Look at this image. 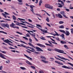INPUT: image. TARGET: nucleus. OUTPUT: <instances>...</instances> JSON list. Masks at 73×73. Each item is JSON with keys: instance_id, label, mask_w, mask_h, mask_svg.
I'll use <instances>...</instances> for the list:
<instances>
[{"instance_id": "7c9ffc66", "label": "nucleus", "mask_w": 73, "mask_h": 73, "mask_svg": "<svg viewBox=\"0 0 73 73\" xmlns=\"http://www.w3.org/2000/svg\"><path fill=\"white\" fill-rule=\"evenodd\" d=\"M0 33H3L5 35H7V33L6 32H4L2 31H0Z\"/></svg>"}, {"instance_id": "774afa93", "label": "nucleus", "mask_w": 73, "mask_h": 73, "mask_svg": "<svg viewBox=\"0 0 73 73\" xmlns=\"http://www.w3.org/2000/svg\"><path fill=\"white\" fill-rule=\"evenodd\" d=\"M46 25H47L48 26V27H51V26H50V24H49L48 23H46Z\"/></svg>"}, {"instance_id": "4c0bfd02", "label": "nucleus", "mask_w": 73, "mask_h": 73, "mask_svg": "<svg viewBox=\"0 0 73 73\" xmlns=\"http://www.w3.org/2000/svg\"><path fill=\"white\" fill-rule=\"evenodd\" d=\"M16 33H18V34H19L20 35H23V33H21L19 32L18 31L16 32Z\"/></svg>"}, {"instance_id": "20e7f679", "label": "nucleus", "mask_w": 73, "mask_h": 73, "mask_svg": "<svg viewBox=\"0 0 73 73\" xmlns=\"http://www.w3.org/2000/svg\"><path fill=\"white\" fill-rule=\"evenodd\" d=\"M62 68H65V69H71V70H73V68L71 67H69L65 65L62 66Z\"/></svg>"}, {"instance_id": "c85d7f7f", "label": "nucleus", "mask_w": 73, "mask_h": 73, "mask_svg": "<svg viewBox=\"0 0 73 73\" xmlns=\"http://www.w3.org/2000/svg\"><path fill=\"white\" fill-rule=\"evenodd\" d=\"M20 68L22 70H26L27 69L25 68L24 67H21Z\"/></svg>"}, {"instance_id": "09e8293b", "label": "nucleus", "mask_w": 73, "mask_h": 73, "mask_svg": "<svg viewBox=\"0 0 73 73\" xmlns=\"http://www.w3.org/2000/svg\"><path fill=\"white\" fill-rule=\"evenodd\" d=\"M5 24H1V26H2V27H5Z\"/></svg>"}, {"instance_id": "8fccbe9b", "label": "nucleus", "mask_w": 73, "mask_h": 73, "mask_svg": "<svg viewBox=\"0 0 73 73\" xmlns=\"http://www.w3.org/2000/svg\"><path fill=\"white\" fill-rule=\"evenodd\" d=\"M23 38H25V39L26 40H28V38L24 36H23Z\"/></svg>"}, {"instance_id": "4468645a", "label": "nucleus", "mask_w": 73, "mask_h": 73, "mask_svg": "<svg viewBox=\"0 0 73 73\" xmlns=\"http://www.w3.org/2000/svg\"><path fill=\"white\" fill-rule=\"evenodd\" d=\"M42 32H44L43 33H42V34H43V35H45L44 33H48L47 32V31L45 30H42Z\"/></svg>"}, {"instance_id": "2eb2a0df", "label": "nucleus", "mask_w": 73, "mask_h": 73, "mask_svg": "<svg viewBox=\"0 0 73 73\" xmlns=\"http://www.w3.org/2000/svg\"><path fill=\"white\" fill-rule=\"evenodd\" d=\"M15 24L13 23H12V24L10 25V26L11 27L15 28V27H14V26H15Z\"/></svg>"}, {"instance_id": "e433bc0d", "label": "nucleus", "mask_w": 73, "mask_h": 73, "mask_svg": "<svg viewBox=\"0 0 73 73\" xmlns=\"http://www.w3.org/2000/svg\"><path fill=\"white\" fill-rule=\"evenodd\" d=\"M54 32L56 34V35H57V36H60V34H59L57 33V32L56 31H54Z\"/></svg>"}, {"instance_id": "052dcab7", "label": "nucleus", "mask_w": 73, "mask_h": 73, "mask_svg": "<svg viewBox=\"0 0 73 73\" xmlns=\"http://www.w3.org/2000/svg\"><path fill=\"white\" fill-rule=\"evenodd\" d=\"M20 42H22L23 44H27V43H26L25 42L23 41L20 40Z\"/></svg>"}, {"instance_id": "864d4df0", "label": "nucleus", "mask_w": 73, "mask_h": 73, "mask_svg": "<svg viewBox=\"0 0 73 73\" xmlns=\"http://www.w3.org/2000/svg\"><path fill=\"white\" fill-rule=\"evenodd\" d=\"M36 28H37L39 29L40 30V31H42V30H43L42 29L39 28V27H37V26H36Z\"/></svg>"}, {"instance_id": "4be33fe9", "label": "nucleus", "mask_w": 73, "mask_h": 73, "mask_svg": "<svg viewBox=\"0 0 73 73\" xmlns=\"http://www.w3.org/2000/svg\"><path fill=\"white\" fill-rule=\"evenodd\" d=\"M59 31H60V32H62V33H65V31L62 30H59Z\"/></svg>"}, {"instance_id": "9d476101", "label": "nucleus", "mask_w": 73, "mask_h": 73, "mask_svg": "<svg viewBox=\"0 0 73 73\" xmlns=\"http://www.w3.org/2000/svg\"><path fill=\"white\" fill-rule=\"evenodd\" d=\"M0 57L2 58H3V59H6V58L4 57V54H2L1 53H0Z\"/></svg>"}, {"instance_id": "f704fd0d", "label": "nucleus", "mask_w": 73, "mask_h": 73, "mask_svg": "<svg viewBox=\"0 0 73 73\" xmlns=\"http://www.w3.org/2000/svg\"><path fill=\"white\" fill-rule=\"evenodd\" d=\"M30 7L31 9H33V7H35V6L32 5H30Z\"/></svg>"}, {"instance_id": "ddd939ff", "label": "nucleus", "mask_w": 73, "mask_h": 73, "mask_svg": "<svg viewBox=\"0 0 73 73\" xmlns=\"http://www.w3.org/2000/svg\"><path fill=\"white\" fill-rule=\"evenodd\" d=\"M4 41V42H6V43H8V42H11L12 44L13 43L12 42H11V41H10V40H8V39L5 40Z\"/></svg>"}, {"instance_id": "58836bf2", "label": "nucleus", "mask_w": 73, "mask_h": 73, "mask_svg": "<svg viewBox=\"0 0 73 73\" xmlns=\"http://www.w3.org/2000/svg\"><path fill=\"white\" fill-rule=\"evenodd\" d=\"M0 73H8V72L2 70V71H0Z\"/></svg>"}, {"instance_id": "4d7b16f0", "label": "nucleus", "mask_w": 73, "mask_h": 73, "mask_svg": "<svg viewBox=\"0 0 73 73\" xmlns=\"http://www.w3.org/2000/svg\"><path fill=\"white\" fill-rule=\"evenodd\" d=\"M27 26L28 27H29V28H34V27H33L31 26H29L28 25H27Z\"/></svg>"}, {"instance_id": "f257e3e1", "label": "nucleus", "mask_w": 73, "mask_h": 73, "mask_svg": "<svg viewBox=\"0 0 73 73\" xmlns=\"http://www.w3.org/2000/svg\"><path fill=\"white\" fill-rule=\"evenodd\" d=\"M28 44H29V45L31 46H32V47H33V48H34L36 49H37V50H38V51H39V52L40 51H41V52H43V50H42L41 49V48L37 46H36V47H35L31 43H28Z\"/></svg>"}, {"instance_id": "39448f33", "label": "nucleus", "mask_w": 73, "mask_h": 73, "mask_svg": "<svg viewBox=\"0 0 73 73\" xmlns=\"http://www.w3.org/2000/svg\"><path fill=\"white\" fill-rule=\"evenodd\" d=\"M57 56L58 57H59V58H61V59H62V60H68L69 61H70V60H69L63 57H61L59 55H58V56Z\"/></svg>"}, {"instance_id": "5fc2aeb1", "label": "nucleus", "mask_w": 73, "mask_h": 73, "mask_svg": "<svg viewBox=\"0 0 73 73\" xmlns=\"http://www.w3.org/2000/svg\"><path fill=\"white\" fill-rule=\"evenodd\" d=\"M31 68H32L33 69H36V68L35 67L33 66H31Z\"/></svg>"}, {"instance_id": "393cba45", "label": "nucleus", "mask_w": 73, "mask_h": 73, "mask_svg": "<svg viewBox=\"0 0 73 73\" xmlns=\"http://www.w3.org/2000/svg\"><path fill=\"white\" fill-rule=\"evenodd\" d=\"M40 58H42V59L43 60H46V58H45V57L44 56H40Z\"/></svg>"}, {"instance_id": "72a5a7b5", "label": "nucleus", "mask_w": 73, "mask_h": 73, "mask_svg": "<svg viewBox=\"0 0 73 73\" xmlns=\"http://www.w3.org/2000/svg\"><path fill=\"white\" fill-rule=\"evenodd\" d=\"M35 15H36L37 16H40V17H41V18H42V16H41L40 14H35Z\"/></svg>"}, {"instance_id": "37998d69", "label": "nucleus", "mask_w": 73, "mask_h": 73, "mask_svg": "<svg viewBox=\"0 0 73 73\" xmlns=\"http://www.w3.org/2000/svg\"><path fill=\"white\" fill-rule=\"evenodd\" d=\"M18 23H19V24H21V25H24V26H26V25L25 24H23L22 23H19V22H18Z\"/></svg>"}, {"instance_id": "a18cd8bd", "label": "nucleus", "mask_w": 73, "mask_h": 73, "mask_svg": "<svg viewBox=\"0 0 73 73\" xmlns=\"http://www.w3.org/2000/svg\"><path fill=\"white\" fill-rule=\"evenodd\" d=\"M59 50V49L56 48H55L54 49V50H55V51H56V52H58V50Z\"/></svg>"}, {"instance_id": "bf43d9fd", "label": "nucleus", "mask_w": 73, "mask_h": 73, "mask_svg": "<svg viewBox=\"0 0 73 73\" xmlns=\"http://www.w3.org/2000/svg\"><path fill=\"white\" fill-rule=\"evenodd\" d=\"M46 21H47V22H49V18L48 17H47L46 19Z\"/></svg>"}, {"instance_id": "1a4fd4ad", "label": "nucleus", "mask_w": 73, "mask_h": 73, "mask_svg": "<svg viewBox=\"0 0 73 73\" xmlns=\"http://www.w3.org/2000/svg\"><path fill=\"white\" fill-rule=\"evenodd\" d=\"M24 56H25L26 57L29 59V60H30L31 61H32V58L28 56H27V55H25V54H24Z\"/></svg>"}, {"instance_id": "49530a36", "label": "nucleus", "mask_w": 73, "mask_h": 73, "mask_svg": "<svg viewBox=\"0 0 73 73\" xmlns=\"http://www.w3.org/2000/svg\"><path fill=\"white\" fill-rule=\"evenodd\" d=\"M55 38L56 40H57V41H60V38Z\"/></svg>"}, {"instance_id": "0eeeda50", "label": "nucleus", "mask_w": 73, "mask_h": 73, "mask_svg": "<svg viewBox=\"0 0 73 73\" xmlns=\"http://www.w3.org/2000/svg\"><path fill=\"white\" fill-rule=\"evenodd\" d=\"M18 19H19V20H20V21H21V23H26L25 22V21L24 22L23 21H25V19H21V18H18Z\"/></svg>"}, {"instance_id": "ea45409f", "label": "nucleus", "mask_w": 73, "mask_h": 73, "mask_svg": "<svg viewBox=\"0 0 73 73\" xmlns=\"http://www.w3.org/2000/svg\"><path fill=\"white\" fill-rule=\"evenodd\" d=\"M35 33L34 34H31V35H32V36L33 37H34V38L35 37V36H36V35H35Z\"/></svg>"}, {"instance_id": "6ab92c4d", "label": "nucleus", "mask_w": 73, "mask_h": 73, "mask_svg": "<svg viewBox=\"0 0 73 73\" xmlns=\"http://www.w3.org/2000/svg\"><path fill=\"white\" fill-rule=\"evenodd\" d=\"M5 27L8 28V29H9V25L7 23L6 24H5Z\"/></svg>"}, {"instance_id": "f3484780", "label": "nucleus", "mask_w": 73, "mask_h": 73, "mask_svg": "<svg viewBox=\"0 0 73 73\" xmlns=\"http://www.w3.org/2000/svg\"><path fill=\"white\" fill-rule=\"evenodd\" d=\"M45 7L47 8H49V6H50V5L49 4H46L45 5Z\"/></svg>"}, {"instance_id": "69168bd1", "label": "nucleus", "mask_w": 73, "mask_h": 73, "mask_svg": "<svg viewBox=\"0 0 73 73\" xmlns=\"http://www.w3.org/2000/svg\"><path fill=\"white\" fill-rule=\"evenodd\" d=\"M52 43H53V44H56V45H57V43L56 42H52Z\"/></svg>"}, {"instance_id": "a19ab883", "label": "nucleus", "mask_w": 73, "mask_h": 73, "mask_svg": "<svg viewBox=\"0 0 73 73\" xmlns=\"http://www.w3.org/2000/svg\"><path fill=\"white\" fill-rule=\"evenodd\" d=\"M56 59H57V60H60V61H63V62H65V61H64L60 59L59 58H56Z\"/></svg>"}, {"instance_id": "473e14b6", "label": "nucleus", "mask_w": 73, "mask_h": 73, "mask_svg": "<svg viewBox=\"0 0 73 73\" xmlns=\"http://www.w3.org/2000/svg\"><path fill=\"white\" fill-rule=\"evenodd\" d=\"M45 44L46 45H47L48 46H52V47H53V45H50V44H48L47 43H45Z\"/></svg>"}, {"instance_id": "412c9836", "label": "nucleus", "mask_w": 73, "mask_h": 73, "mask_svg": "<svg viewBox=\"0 0 73 73\" xmlns=\"http://www.w3.org/2000/svg\"><path fill=\"white\" fill-rule=\"evenodd\" d=\"M58 16L59 17V18H60V19H62V18L63 17L62 16V15H61L60 14H58Z\"/></svg>"}, {"instance_id": "9b49d317", "label": "nucleus", "mask_w": 73, "mask_h": 73, "mask_svg": "<svg viewBox=\"0 0 73 73\" xmlns=\"http://www.w3.org/2000/svg\"><path fill=\"white\" fill-rule=\"evenodd\" d=\"M64 34H66V36H68L70 35V33L69 31H66V32H65Z\"/></svg>"}, {"instance_id": "0e129e2a", "label": "nucleus", "mask_w": 73, "mask_h": 73, "mask_svg": "<svg viewBox=\"0 0 73 73\" xmlns=\"http://www.w3.org/2000/svg\"><path fill=\"white\" fill-rule=\"evenodd\" d=\"M18 1L19 3H22L23 2V0H18Z\"/></svg>"}, {"instance_id": "7ed1b4c3", "label": "nucleus", "mask_w": 73, "mask_h": 73, "mask_svg": "<svg viewBox=\"0 0 73 73\" xmlns=\"http://www.w3.org/2000/svg\"><path fill=\"white\" fill-rule=\"evenodd\" d=\"M60 14L61 15H62L63 16H64V17L66 18V19H68V17L66 16L65 15V13L64 11H61L60 12Z\"/></svg>"}, {"instance_id": "bb28decb", "label": "nucleus", "mask_w": 73, "mask_h": 73, "mask_svg": "<svg viewBox=\"0 0 73 73\" xmlns=\"http://www.w3.org/2000/svg\"><path fill=\"white\" fill-rule=\"evenodd\" d=\"M40 39H41V40H46V39H45V37L42 36H41V37H40Z\"/></svg>"}, {"instance_id": "f8f14e48", "label": "nucleus", "mask_w": 73, "mask_h": 73, "mask_svg": "<svg viewBox=\"0 0 73 73\" xmlns=\"http://www.w3.org/2000/svg\"><path fill=\"white\" fill-rule=\"evenodd\" d=\"M58 52V53H63V54H66V53L64 52V51H62L60 50L59 49Z\"/></svg>"}, {"instance_id": "dca6fc26", "label": "nucleus", "mask_w": 73, "mask_h": 73, "mask_svg": "<svg viewBox=\"0 0 73 73\" xmlns=\"http://www.w3.org/2000/svg\"><path fill=\"white\" fill-rule=\"evenodd\" d=\"M55 62H56V63L58 64H59L60 65H64V64H63V63H62L59 62L57 61H55Z\"/></svg>"}, {"instance_id": "c756f323", "label": "nucleus", "mask_w": 73, "mask_h": 73, "mask_svg": "<svg viewBox=\"0 0 73 73\" xmlns=\"http://www.w3.org/2000/svg\"><path fill=\"white\" fill-rule=\"evenodd\" d=\"M30 11L32 12H33V14H34V15H35V12L34 11V10L33 9H30Z\"/></svg>"}, {"instance_id": "a211bd4d", "label": "nucleus", "mask_w": 73, "mask_h": 73, "mask_svg": "<svg viewBox=\"0 0 73 73\" xmlns=\"http://www.w3.org/2000/svg\"><path fill=\"white\" fill-rule=\"evenodd\" d=\"M60 43L61 44H66V42L62 40L60 41Z\"/></svg>"}, {"instance_id": "b1692460", "label": "nucleus", "mask_w": 73, "mask_h": 73, "mask_svg": "<svg viewBox=\"0 0 73 73\" xmlns=\"http://www.w3.org/2000/svg\"><path fill=\"white\" fill-rule=\"evenodd\" d=\"M42 3V0H40L39 1V6H41V3Z\"/></svg>"}, {"instance_id": "c9c22d12", "label": "nucleus", "mask_w": 73, "mask_h": 73, "mask_svg": "<svg viewBox=\"0 0 73 73\" xmlns=\"http://www.w3.org/2000/svg\"><path fill=\"white\" fill-rule=\"evenodd\" d=\"M49 9H53V6L52 5H50V6H49V7L48 8Z\"/></svg>"}, {"instance_id": "603ef678", "label": "nucleus", "mask_w": 73, "mask_h": 73, "mask_svg": "<svg viewBox=\"0 0 73 73\" xmlns=\"http://www.w3.org/2000/svg\"><path fill=\"white\" fill-rule=\"evenodd\" d=\"M59 23L60 24H64V22H62V21H60L59 22Z\"/></svg>"}, {"instance_id": "5701e85b", "label": "nucleus", "mask_w": 73, "mask_h": 73, "mask_svg": "<svg viewBox=\"0 0 73 73\" xmlns=\"http://www.w3.org/2000/svg\"><path fill=\"white\" fill-rule=\"evenodd\" d=\"M25 22L27 24H28L29 25H31V26H33V27H35V26L33 25H32L31 24L27 22L26 21H25Z\"/></svg>"}, {"instance_id": "79ce46f5", "label": "nucleus", "mask_w": 73, "mask_h": 73, "mask_svg": "<svg viewBox=\"0 0 73 73\" xmlns=\"http://www.w3.org/2000/svg\"><path fill=\"white\" fill-rule=\"evenodd\" d=\"M0 52H1L3 53H4V54H5L6 53V52L4 51H3L1 50H0Z\"/></svg>"}, {"instance_id": "e2e57ef3", "label": "nucleus", "mask_w": 73, "mask_h": 73, "mask_svg": "<svg viewBox=\"0 0 73 73\" xmlns=\"http://www.w3.org/2000/svg\"><path fill=\"white\" fill-rule=\"evenodd\" d=\"M67 63L68 64H69V65H71V66H72L73 67V64H72V63H69V62H68Z\"/></svg>"}, {"instance_id": "6e6d98bb", "label": "nucleus", "mask_w": 73, "mask_h": 73, "mask_svg": "<svg viewBox=\"0 0 73 73\" xmlns=\"http://www.w3.org/2000/svg\"><path fill=\"white\" fill-rule=\"evenodd\" d=\"M36 26H37L38 27H40V28H42V27L41 26L39 25L36 24Z\"/></svg>"}, {"instance_id": "423d86ee", "label": "nucleus", "mask_w": 73, "mask_h": 73, "mask_svg": "<svg viewBox=\"0 0 73 73\" xmlns=\"http://www.w3.org/2000/svg\"><path fill=\"white\" fill-rule=\"evenodd\" d=\"M4 13H5V14L2 13V15H3V16L4 17H5V18H7V16H6L5 15H9V14H8V13H7V12H4Z\"/></svg>"}, {"instance_id": "338daca9", "label": "nucleus", "mask_w": 73, "mask_h": 73, "mask_svg": "<svg viewBox=\"0 0 73 73\" xmlns=\"http://www.w3.org/2000/svg\"><path fill=\"white\" fill-rule=\"evenodd\" d=\"M61 2L62 5H63V6H64V2H63L62 1H61Z\"/></svg>"}, {"instance_id": "de8ad7c7", "label": "nucleus", "mask_w": 73, "mask_h": 73, "mask_svg": "<svg viewBox=\"0 0 73 73\" xmlns=\"http://www.w3.org/2000/svg\"><path fill=\"white\" fill-rule=\"evenodd\" d=\"M27 32H28V33H29L30 34V35H31V31H28L27 30H25Z\"/></svg>"}, {"instance_id": "aec40b11", "label": "nucleus", "mask_w": 73, "mask_h": 73, "mask_svg": "<svg viewBox=\"0 0 73 73\" xmlns=\"http://www.w3.org/2000/svg\"><path fill=\"white\" fill-rule=\"evenodd\" d=\"M26 62L27 64H28L29 65H32V63H31L29 62L27 60L26 61Z\"/></svg>"}, {"instance_id": "c03bdc74", "label": "nucleus", "mask_w": 73, "mask_h": 73, "mask_svg": "<svg viewBox=\"0 0 73 73\" xmlns=\"http://www.w3.org/2000/svg\"><path fill=\"white\" fill-rule=\"evenodd\" d=\"M64 48H66V49H69L68 48V46H66V45H64Z\"/></svg>"}, {"instance_id": "cd10ccee", "label": "nucleus", "mask_w": 73, "mask_h": 73, "mask_svg": "<svg viewBox=\"0 0 73 73\" xmlns=\"http://www.w3.org/2000/svg\"><path fill=\"white\" fill-rule=\"evenodd\" d=\"M13 20H16V17L14 15H13Z\"/></svg>"}, {"instance_id": "6e6552de", "label": "nucleus", "mask_w": 73, "mask_h": 73, "mask_svg": "<svg viewBox=\"0 0 73 73\" xmlns=\"http://www.w3.org/2000/svg\"><path fill=\"white\" fill-rule=\"evenodd\" d=\"M36 45L42 48H45V46H44V45L40 44H37Z\"/></svg>"}, {"instance_id": "3c124183", "label": "nucleus", "mask_w": 73, "mask_h": 73, "mask_svg": "<svg viewBox=\"0 0 73 73\" xmlns=\"http://www.w3.org/2000/svg\"><path fill=\"white\" fill-rule=\"evenodd\" d=\"M34 52H35V54H40V53L39 52H36L35 51H35H34Z\"/></svg>"}, {"instance_id": "a878e982", "label": "nucleus", "mask_w": 73, "mask_h": 73, "mask_svg": "<svg viewBox=\"0 0 73 73\" xmlns=\"http://www.w3.org/2000/svg\"><path fill=\"white\" fill-rule=\"evenodd\" d=\"M41 61H42V62H44V63H48V61H46L45 60H41Z\"/></svg>"}, {"instance_id": "f03ea898", "label": "nucleus", "mask_w": 73, "mask_h": 73, "mask_svg": "<svg viewBox=\"0 0 73 73\" xmlns=\"http://www.w3.org/2000/svg\"><path fill=\"white\" fill-rule=\"evenodd\" d=\"M21 46H23V47H24V48H29L30 49H31V50H30L29 49H27V50H29L30 51H31V52H34V51H35V50L30 47L29 46H28V47L26 46H24L23 45H22V44H21Z\"/></svg>"}, {"instance_id": "2f4dec72", "label": "nucleus", "mask_w": 73, "mask_h": 73, "mask_svg": "<svg viewBox=\"0 0 73 73\" xmlns=\"http://www.w3.org/2000/svg\"><path fill=\"white\" fill-rule=\"evenodd\" d=\"M59 28L61 29H64V27L63 25H61L60 26Z\"/></svg>"}, {"instance_id": "680f3d73", "label": "nucleus", "mask_w": 73, "mask_h": 73, "mask_svg": "<svg viewBox=\"0 0 73 73\" xmlns=\"http://www.w3.org/2000/svg\"><path fill=\"white\" fill-rule=\"evenodd\" d=\"M28 21L29 22H30V23H32V21L30 19H28Z\"/></svg>"}, {"instance_id": "13d9d810", "label": "nucleus", "mask_w": 73, "mask_h": 73, "mask_svg": "<svg viewBox=\"0 0 73 73\" xmlns=\"http://www.w3.org/2000/svg\"><path fill=\"white\" fill-rule=\"evenodd\" d=\"M70 30L71 33L73 34V29H71Z\"/></svg>"}]
</instances>
